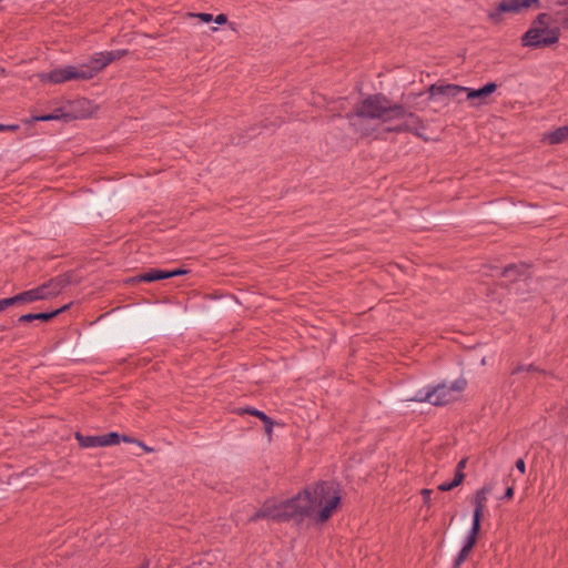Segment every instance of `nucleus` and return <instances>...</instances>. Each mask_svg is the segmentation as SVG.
Instances as JSON below:
<instances>
[{"mask_svg":"<svg viewBox=\"0 0 568 568\" xmlns=\"http://www.w3.org/2000/svg\"><path fill=\"white\" fill-rule=\"evenodd\" d=\"M341 499V491L337 485L331 481H320L280 504L268 505L265 503L250 517L248 523L268 518L278 523L295 520L297 524H301L321 506L322 509L318 511L317 521L325 523L338 508Z\"/></svg>","mask_w":568,"mask_h":568,"instance_id":"f257e3e1","label":"nucleus"},{"mask_svg":"<svg viewBox=\"0 0 568 568\" xmlns=\"http://www.w3.org/2000/svg\"><path fill=\"white\" fill-rule=\"evenodd\" d=\"M406 116V108L400 103H393L383 93L368 94L357 102L354 110L346 114L349 125L361 138H368L376 131L367 120H379L383 123Z\"/></svg>","mask_w":568,"mask_h":568,"instance_id":"f03ea898","label":"nucleus"},{"mask_svg":"<svg viewBox=\"0 0 568 568\" xmlns=\"http://www.w3.org/2000/svg\"><path fill=\"white\" fill-rule=\"evenodd\" d=\"M77 283L73 272L60 274L36 288L21 292L14 296L9 297L10 305L20 303H32L36 301L48 300L59 295L67 286Z\"/></svg>","mask_w":568,"mask_h":568,"instance_id":"7ed1b4c3","label":"nucleus"},{"mask_svg":"<svg viewBox=\"0 0 568 568\" xmlns=\"http://www.w3.org/2000/svg\"><path fill=\"white\" fill-rule=\"evenodd\" d=\"M550 16L539 13L531 22L529 29L521 36V44L529 48H548L560 39V28L549 27Z\"/></svg>","mask_w":568,"mask_h":568,"instance_id":"20e7f679","label":"nucleus"},{"mask_svg":"<svg viewBox=\"0 0 568 568\" xmlns=\"http://www.w3.org/2000/svg\"><path fill=\"white\" fill-rule=\"evenodd\" d=\"M41 81H49L51 83L58 84L63 83L70 80H90L93 78L92 71L88 64H82L79 68L73 65H68L64 68L53 69L48 73L39 74Z\"/></svg>","mask_w":568,"mask_h":568,"instance_id":"39448f33","label":"nucleus"},{"mask_svg":"<svg viewBox=\"0 0 568 568\" xmlns=\"http://www.w3.org/2000/svg\"><path fill=\"white\" fill-rule=\"evenodd\" d=\"M540 0H501L495 10L488 12V19L494 24L503 21V13H520L530 8H540Z\"/></svg>","mask_w":568,"mask_h":568,"instance_id":"423d86ee","label":"nucleus"},{"mask_svg":"<svg viewBox=\"0 0 568 568\" xmlns=\"http://www.w3.org/2000/svg\"><path fill=\"white\" fill-rule=\"evenodd\" d=\"M467 383L465 379H457L447 386L446 384H440L432 389H429V394L427 396L432 397L433 405L442 406L446 405L454 399V393H459L465 389Z\"/></svg>","mask_w":568,"mask_h":568,"instance_id":"0eeeda50","label":"nucleus"},{"mask_svg":"<svg viewBox=\"0 0 568 568\" xmlns=\"http://www.w3.org/2000/svg\"><path fill=\"white\" fill-rule=\"evenodd\" d=\"M402 119L404 120L402 123L394 126H387L384 131L387 133L410 132L418 138H423L422 130L425 129V125L418 115L406 111V116Z\"/></svg>","mask_w":568,"mask_h":568,"instance_id":"6e6552de","label":"nucleus"},{"mask_svg":"<svg viewBox=\"0 0 568 568\" xmlns=\"http://www.w3.org/2000/svg\"><path fill=\"white\" fill-rule=\"evenodd\" d=\"M128 54V50H112L106 52L95 53L88 67L90 71H92L93 77H95L100 71H102L106 65L111 62L121 59L122 57Z\"/></svg>","mask_w":568,"mask_h":568,"instance_id":"1a4fd4ad","label":"nucleus"},{"mask_svg":"<svg viewBox=\"0 0 568 568\" xmlns=\"http://www.w3.org/2000/svg\"><path fill=\"white\" fill-rule=\"evenodd\" d=\"M467 88L458 84H442L434 83L428 88V92L430 98L436 95H443L452 99H457L458 102L463 100L459 98L462 94L466 92Z\"/></svg>","mask_w":568,"mask_h":568,"instance_id":"9d476101","label":"nucleus"},{"mask_svg":"<svg viewBox=\"0 0 568 568\" xmlns=\"http://www.w3.org/2000/svg\"><path fill=\"white\" fill-rule=\"evenodd\" d=\"M497 90V84L495 82H488L479 89H469L467 88L465 94L466 100L471 101L473 105H480L485 103V99L493 94Z\"/></svg>","mask_w":568,"mask_h":568,"instance_id":"9b49d317","label":"nucleus"},{"mask_svg":"<svg viewBox=\"0 0 568 568\" xmlns=\"http://www.w3.org/2000/svg\"><path fill=\"white\" fill-rule=\"evenodd\" d=\"M70 305H64L58 310L51 311V312H41V313H28L24 315H21L17 322L18 323H30L33 321H42V322H50L54 317H57L59 314L63 313L64 311L69 310Z\"/></svg>","mask_w":568,"mask_h":568,"instance_id":"f8f14e48","label":"nucleus"},{"mask_svg":"<svg viewBox=\"0 0 568 568\" xmlns=\"http://www.w3.org/2000/svg\"><path fill=\"white\" fill-rule=\"evenodd\" d=\"M237 414L239 415H252V416H255L258 418V420H262L263 424H264V428H265V433L268 437V439L272 438V434H273V427H274V424L275 422L270 417L267 416L264 412L260 410V409H256L254 407H244V408H239L237 409Z\"/></svg>","mask_w":568,"mask_h":568,"instance_id":"ddd939ff","label":"nucleus"},{"mask_svg":"<svg viewBox=\"0 0 568 568\" xmlns=\"http://www.w3.org/2000/svg\"><path fill=\"white\" fill-rule=\"evenodd\" d=\"M493 486L490 484H485L481 488H479L474 496V515H483L486 509L487 496L493 491Z\"/></svg>","mask_w":568,"mask_h":568,"instance_id":"4468645a","label":"nucleus"},{"mask_svg":"<svg viewBox=\"0 0 568 568\" xmlns=\"http://www.w3.org/2000/svg\"><path fill=\"white\" fill-rule=\"evenodd\" d=\"M554 4L558 7L554 11V21L568 29V0H554Z\"/></svg>","mask_w":568,"mask_h":568,"instance_id":"2eb2a0df","label":"nucleus"},{"mask_svg":"<svg viewBox=\"0 0 568 568\" xmlns=\"http://www.w3.org/2000/svg\"><path fill=\"white\" fill-rule=\"evenodd\" d=\"M528 265L525 263L509 264L504 267L501 276L509 278L511 282L517 281L519 277L526 275Z\"/></svg>","mask_w":568,"mask_h":568,"instance_id":"dca6fc26","label":"nucleus"},{"mask_svg":"<svg viewBox=\"0 0 568 568\" xmlns=\"http://www.w3.org/2000/svg\"><path fill=\"white\" fill-rule=\"evenodd\" d=\"M166 270L150 268L149 271L139 274L134 280H136L138 282L151 283L166 280Z\"/></svg>","mask_w":568,"mask_h":568,"instance_id":"f3484780","label":"nucleus"},{"mask_svg":"<svg viewBox=\"0 0 568 568\" xmlns=\"http://www.w3.org/2000/svg\"><path fill=\"white\" fill-rule=\"evenodd\" d=\"M75 439L82 448L102 447L101 435L91 436L77 432Z\"/></svg>","mask_w":568,"mask_h":568,"instance_id":"a211bd4d","label":"nucleus"},{"mask_svg":"<svg viewBox=\"0 0 568 568\" xmlns=\"http://www.w3.org/2000/svg\"><path fill=\"white\" fill-rule=\"evenodd\" d=\"M545 140L551 145L568 141V125L560 126L545 134Z\"/></svg>","mask_w":568,"mask_h":568,"instance_id":"6ab92c4d","label":"nucleus"},{"mask_svg":"<svg viewBox=\"0 0 568 568\" xmlns=\"http://www.w3.org/2000/svg\"><path fill=\"white\" fill-rule=\"evenodd\" d=\"M523 372L527 373H539L546 375L547 372L545 369H541L540 367L536 366L535 364H528V365H517L513 371L511 375H517Z\"/></svg>","mask_w":568,"mask_h":568,"instance_id":"aec40b11","label":"nucleus"},{"mask_svg":"<svg viewBox=\"0 0 568 568\" xmlns=\"http://www.w3.org/2000/svg\"><path fill=\"white\" fill-rule=\"evenodd\" d=\"M102 447L118 445L121 442V435L116 432H111L101 435Z\"/></svg>","mask_w":568,"mask_h":568,"instance_id":"412c9836","label":"nucleus"},{"mask_svg":"<svg viewBox=\"0 0 568 568\" xmlns=\"http://www.w3.org/2000/svg\"><path fill=\"white\" fill-rule=\"evenodd\" d=\"M483 518H484L483 515H474L473 514V524H471L468 535H473L478 538L480 530H481Z\"/></svg>","mask_w":568,"mask_h":568,"instance_id":"4be33fe9","label":"nucleus"},{"mask_svg":"<svg viewBox=\"0 0 568 568\" xmlns=\"http://www.w3.org/2000/svg\"><path fill=\"white\" fill-rule=\"evenodd\" d=\"M429 394V389L428 390H418L414 396H410L407 398V400H410V402H429L430 404H433V399L432 397L427 396Z\"/></svg>","mask_w":568,"mask_h":568,"instance_id":"5701e85b","label":"nucleus"},{"mask_svg":"<svg viewBox=\"0 0 568 568\" xmlns=\"http://www.w3.org/2000/svg\"><path fill=\"white\" fill-rule=\"evenodd\" d=\"M470 552H471V550L466 549V548L463 547L460 549L459 554L457 555V557L454 560V567L453 568H460V565L468 558Z\"/></svg>","mask_w":568,"mask_h":568,"instance_id":"b1692460","label":"nucleus"},{"mask_svg":"<svg viewBox=\"0 0 568 568\" xmlns=\"http://www.w3.org/2000/svg\"><path fill=\"white\" fill-rule=\"evenodd\" d=\"M60 116L53 113L43 114V115H32L31 120L29 122H38V121H52L58 120Z\"/></svg>","mask_w":568,"mask_h":568,"instance_id":"393cba45","label":"nucleus"},{"mask_svg":"<svg viewBox=\"0 0 568 568\" xmlns=\"http://www.w3.org/2000/svg\"><path fill=\"white\" fill-rule=\"evenodd\" d=\"M478 538L473 535H467L464 548L473 550V548L476 546Z\"/></svg>","mask_w":568,"mask_h":568,"instance_id":"a878e982","label":"nucleus"},{"mask_svg":"<svg viewBox=\"0 0 568 568\" xmlns=\"http://www.w3.org/2000/svg\"><path fill=\"white\" fill-rule=\"evenodd\" d=\"M192 17L199 18L204 23H210L213 20V16L211 13H193Z\"/></svg>","mask_w":568,"mask_h":568,"instance_id":"bb28decb","label":"nucleus"},{"mask_svg":"<svg viewBox=\"0 0 568 568\" xmlns=\"http://www.w3.org/2000/svg\"><path fill=\"white\" fill-rule=\"evenodd\" d=\"M465 477H466V475H465L464 471L455 470V475H454V478H453L454 479V484L457 485V486H460L464 483Z\"/></svg>","mask_w":568,"mask_h":568,"instance_id":"cd10ccee","label":"nucleus"},{"mask_svg":"<svg viewBox=\"0 0 568 568\" xmlns=\"http://www.w3.org/2000/svg\"><path fill=\"white\" fill-rule=\"evenodd\" d=\"M458 487L457 485L454 484V479L450 480V481H446V483H443L438 486V490L440 491H449L454 488Z\"/></svg>","mask_w":568,"mask_h":568,"instance_id":"c85d7f7f","label":"nucleus"},{"mask_svg":"<svg viewBox=\"0 0 568 568\" xmlns=\"http://www.w3.org/2000/svg\"><path fill=\"white\" fill-rule=\"evenodd\" d=\"M186 273H189V271L187 270H183V268H175V270H172V271H166V274H168L166 278L184 275Z\"/></svg>","mask_w":568,"mask_h":568,"instance_id":"c756f323","label":"nucleus"},{"mask_svg":"<svg viewBox=\"0 0 568 568\" xmlns=\"http://www.w3.org/2000/svg\"><path fill=\"white\" fill-rule=\"evenodd\" d=\"M433 490L428 488H424L420 491V495L423 497L424 504L429 505L430 504V497H432Z\"/></svg>","mask_w":568,"mask_h":568,"instance_id":"7c9ffc66","label":"nucleus"},{"mask_svg":"<svg viewBox=\"0 0 568 568\" xmlns=\"http://www.w3.org/2000/svg\"><path fill=\"white\" fill-rule=\"evenodd\" d=\"M19 125L18 124H2L0 123V132H4V131H18L19 130Z\"/></svg>","mask_w":568,"mask_h":568,"instance_id":"2f4dec72","label":"nucleus"},{"mask_svg":"<svg viewBox=\"0 0 568 568\" xmlns=\"http://www.w3.org/2000/svg\"><path fill=\"white\" fill-rule=\"evenodd\" d=\"M215 23L217 24H225L227 22V16L224 13L217 14L214 18Z\"/></svg>","mask_w":568,"mask_h":568,"instance_id":"473e14b6","label":"nucleus"},{"mask_svg":"<svg viewBox=\"0 0 568 568\" xmlns=\"http://www.w3.org/2000/svg\"><path fill=\"white\" fill-rule=\"evenodd\" d=\"M514 497V487L509 486L506 488L503 499L510 500Z\"/></svg>","mask_w":568,"mask_h":568,"instance_id":"72a5a7b5","label":"nucleus"},{"mask_svg":"<svg viewBox=\"0 0 568 568\" xmlns=\"http://www.w3.org/2000/svg\"><path fill=\"white\" fill-rule=\"evenodd\" d=\"M467 462H468V458H467V457L462 458V459L458 462V464H457V466H456V469H455V470H457V471H459V470L464 471V469L466 468Z\"/></svg>","mask_w":568,"mask_h":568,"instance_id":"f704fd0d","label":"nucleus"},{"mask_svg":"<svg viewBox=\"0 0 568 568\" xmlns=\"http://www.w3.org/2000/svg\"><path fill=\"white\" fill-rule=\"evenodd\" d=\"M516 468L521 473V474H525V470H526V464L524 462L523 458H519L517 462H516Z\"/></svg>","mask_w":568,"mask_h":568,"instance_id":"c9c22d12","label":"nucleus"},{"mask_svg":"<svg viewBox=\"0 0 568 568\" xmlns=\"http://www.w3.org/2000/svg\"><path fill=\"white\" fill-rule=\"evenodd\" d=\"M11 306L9 302V297L0 300V312Z\"/></svg>","mask_w":568,"mask_h":568,"instance_id":"e433bc0d","label":"nucleus"},{"mask_svg":"<svg viewBox=\"0 0 568 568\" xmlns=\"http://www.w3.org/2000/svg\"><path fill=\"white\" fill-rule=\"evenodd\" d=\"M121 440L124 442V443H138L136 439L128 436V435H121Z\"/></svg>","mask_w":568,"mask_h":568,"instance_id":"4c0bfd02","label":"nucleus"},{"mask_svg":"<svg viewBox=\"0 0 568 568\" xmlns=\"http://www.w3.org/2000/svg\"><path fill=\"white\" fill-rule=\"evenodd\" d=\"M78 104H80V105L90 104V102H89V100L83 99L81 101H78Z\"/></svg>","mask_w":568,"mask_h":568,"instance_id":"58836bf2","label":"nucleus"},{"mask_svg":"<svg viewBox=\"0 0 568 568\" xmlns=\"http://www.w3.org/2000/svg\"><path fill=\"white\" fill-rule=\"evenodd\" d=\"M90 115H91V112H87V113L82 112V113H80V116H82V118H88Z\"/></svg>","mask_w":568,"mask_h":568,"instance_id":"ea45409f","label":"nucleus"},{"mask_svg":"<svg viewBox=\"0 0 568 568\" xmlns=\"http://www.w3.org/2000/svg\"><path fill=\"white\" fill-rule=\"evenodd\" d=\"M139 444L142 445L144 447V449L150 450L148 446L143 445L142 443H139Z\"/></svg>","mask_w":568,"mask_h":568,"instance_id":"a19ab883","label":"nucleus"},{"mask_svg":"<svg viewBox=\"0 0 568 568\" xmlns=\"http://www.w3.org/2000/svg\"><path fill=\"white\" fill-rule=\"evenodd\" d=\"M148 567H149V565L146 564V565L142 566L141 568H148Z\"/></svg>","mask_w":568,"mask_h":568,"instance_id":"79ce46f5","label":"nucleus"}]
</instances>
